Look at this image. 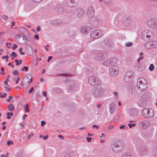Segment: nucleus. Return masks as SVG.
<instances>
[{"instance_id": "0e129e2a", "label": "nucleus", "mask_w": 157, "mask_h": 157, "mask_svg": "<svg viewBox=\"0 0 157 157\" xmlns=\"http://www.w3.org/2000/svg\"><path fill=\"white\" fill-rule=\"evenodd\" d=\"M143 59L140 57L137 60V63L139 64L140 62V60Z\"/></svg>"}, {"instance_id": "ddd939ff", "label": "nucleus", "mask_w": 157, "mask_h": 157, "mask_svg": "<svg viewBox=\"0 0 157 157\" xmlns=\"http://www.w3.org/2000/svg\"><path fill=\"white\" fill-rule=\"evenodd\" d=\"M149 25L153 29L157 28V19H151L148 21Z\"/></svg>"}, {"instance_id": "72a5a7b5", "label": "nucleus", "mask_w": 157, "mask_h": 157, "mask_svg": "<svg viewBox=\"0 0 157 157\" xmlns=\"http://www.w3.org/2000/svg\"><path fill=\"white\" fill-rule=\"evenodd\" d=\"M137 150L140 153H142L143 152L142 150V147L140 146H138L136 147Z\"/></svg>"}, {"instance_id": "f3484780", "label": "nucleus", "mask_w": 157, "mask_h": 157, "mask_svg": "<svg viewBox=\"0 0 157 157\" xmlns=\"http://www.w3.org/2000/svg\"><path fill=\"white\" fill-rule=\"evenodd\" d=\"M135 68L136 70L139 72L144 71L145 70V67L142 64L136 65L135 66Z\"/></svg>"}, {"instance_id": "c9c22d12", "label": "nucleus", "mask_w": 157, "mask_h": 157, "mask_svg": "<svg viewBox=\"0 0 157 157\" xmlns=\"http://www.w3.org/2000/svg\"><path fill=\"white\" fill-rule=\"evenodd\" d=\"M15 62L16 63V65L17 66L21 64L22 63L21 60H20L19 61L16 59L15 60Z\"/></svg>"}, {"instance_id": "b1692460", "label": "nucleus", "mask_w": 157, "mask_h": 157, "mask_svg": "<svg viewBox=\"0 0 157 157\" xmlns=\"http://www.w3.org/2000/svg\"><path fill=\"white\" fill-rule=\"evenodd\" d=\"M21 35L20 34H17L15 37V41L18 43L21 44V42L20 41V39L21 38Z\"/></svg>"}, {"instance_id": "680f3d73", "label": "nucleus", "mask_w": 157, "mask_h": 157, "mask_svg": "<svg viewBox=\"0 0 157 157\" xmlns=\"http://www.w3.org/2000/svg\"><path fill=\"white\" fill-rule=\"evenodd\" d=\"M40 137L43 138L44 140H46L48 138V136H44V137H42V136H40Z\"/></svg>"}, {"instance_id": "052dcab7", "label": "nucleus", "mask_w": 157, "mask_h": 157, "mask_svg": "<svg viewBox=\"0 0 157 157\" xmlns=\"http://www.w3.org/2000/svg\"><path fill=\"white\" fill-rule=\"evenodd\" d=\"M5 89L7 91H9L10 90V87L9 86H7L6 88Z\"/></svg>"}, {"instance_id": "412c9836", "label": "nucleus", "mask_w": 157, "mask_h": 157, "mask_svg": "<svg viewBox=\"0 0 157 157\" xmlns=\"http://www.w3.org/2000/svg\"><path fill=\"white\" fill-rule=\"evenodd\" d=\"M99 1L102 2L105 6H109L112 3L111 0H99Z\"/></svg>"}, {"instance_id": "37998d69", "label": "nucleus", "mask_w": 157, "mask_h": 157, "mask_svg": "<svg viewBox=\"0 0 157 157\" xmlns=\"http://www.w3.org/2000/svg\"><path fill=\"white\" fill-rule=\"evenodd\" d=\"M23 48H21L19 49V51L21 55H24V52H22Z\"/></svg>"}, {"instance_id": "c03bdc74", "label": "nucleus", "mask_w": 157, "mask_h": 157, "mask_svg": "<svg viewBox=\"0 0 157 157\" xmlns=\"http://www.w3.org/2000/svg\"><path fill=\"white\" fill-rule=\"evenodd\" d=\"M4 69L3 67H2L1 68V71H0V73L2 75H3L5 73V72L4 71Z\"/></svg>"}, {"instance_id": "8fccbe9b", "label": "nucleus", "mask_w": 157, "mask_h": 157, "mask_svg": "<svg viewBox=\"0 0 157 157\" xmlns=\"http://www.w3.org/2000/svg\"><path fill=\"white\" fill-rule=\"evenodd\" d=\"M6 95V93H4L3 94L0 95V97L2 98H5Z\"/></svg>"}, {"instance_id": "e433bc0d", "label": "nucleus", "mask_w": 157, "mask_h": 157, "mask_svg": "<svg viewBox=\"0 0 157 157\" xmlns=\"http://www.w3.org/2000/svg\"><path fill=\"white\" fill-rule=\"evenodd\" d=\"M13 115V113L12 112L8 113H7V118L8 119H10V116H12Z\"/></svg>"}, {"instance_id": "423d86ee", "label": "nucleus", "mask_w": 157, "mask_h": 157, "mask_svg": "<svg viewBox=\"0 0 157 157\" xmlns=\"http://www.w3.org/2000/svg\"><path fill=\"white\" fill-rule=\"evenodd\" d=\"M88 82L91 85L93 86H98L101 83L99 78L96 76H92L89 77L88 78Z\"/></svg>"}, {"instance_id": "864d4df0", "label": "nucleus", "mask_w": 157, "mask_h": 157, "mask_svg": "<svg viewBox=\"0 0 157 157\" xmlns=\"http://www.w3.org/2000/svg\"><path fill=\"white\" fill-rule=\"evenodd\" d=\"M32 1L35 3H39L42 0H32Z\"/></svg>"}, {"instance_id": "393cba45", "label": "nucleus", "mask_w": 157, "mask_h": 157, "mask_svg": "<svg viewBox=\"0 0 157 157\" xmlns=\"http://www.w3.org/2000/svg\"><path fill=\"white\" fill-rule=\"evenodd\" d=\"M54 10L56 12L60 13L62 11V8L59 5H57L55 8H54Z\"/></svg>"}, {"instance_id": "ea45409f", "label": "nucleus", "mask_w": 157, "mask_h": 157, "mask_svg": "<svg viewBox=\"0 0 157 157\" xmlns=\"http://www.w3.org/2000/svg\"><path fill=\"white\" fill-rule=\"evenodd\" d=\"M114 94H115V95L116 97V98L117 99H118V97H119V93H118V92H114Z\"/></svg>"}, {"instance_id": "6ab92c4d", "label": "nucleus", "mask_w": 157, "mask_h": 157, "mask_svg": "<svg viewBox=\"0 0 157 157\" xmlns=\"http://www.w3.org/2000/svg\"><path fill=\"white\" fill-rule=\"evenodd\" d=\"M75 13L78 17H82L84 13L83 10L81 8L77 9L75 11Z\"/></svg>"}, {"instance_id": "09e8293b", "label": "nucleus", "mask_w": 157, "mask_h": 157, "mask_svg": "<svg viewBox=\"0 0 157 157\" xmlns=\"http://www.w3.org/2000/svg\"><path fill=\"white\" fill-rule=\"evenodd\" d=\"M34 38L36 40H38L39 39V36L38 35H35L34 36Z\"/></svg>"}, {"instance_id": "cd10ccee", "label": "nucleus", "mask_w": 157, "mask_h": 157, "mask_svg": "<svg viewBox=\"0 0 157 157\" xmlns=\"http://www.w3.org/2000/svg\"><path fill=\"white\" fill-rule=\"evenodd\" d=\"M121 157H132L131 155L128 152L122 153Z\"/></svg>"}, {"instance_id": "69168bd1", "label": "nucleus", "mask_w": 157, "mask_h": 157, "mask_svg": "<svg viewBox=\"0 0 157 157\" xmlns=\"http://www.w3.org/2000/svg\"><path fill=\"white\" fill-rule=\"evenodd\" d=\"M43 94L45 97L47 96V93L46 91H43Z\"/></svg>"}, {"instance_id": "e2e57ef3", "label": "nucleus", "mask_w": 157, "mask_h": 157, "mask_svg": "<svg viewBox=\"0 0 157 157\" xmlns=\"http://www.w3.org/2000/svg\"><path fill=\"white\" fill-rule=\"evenodd\" d=\"M45 124V122L44 121H42L41 122V126H43Z\"/></svg>"}, {"instance_id": "338daca9", "label": "nucleus", "mask_w": 157, "mask_h": 157, "mask_svg": "<svg viewBox=\"0 0 157 157\" xmlns=\"http://www.w3.org/2000/svg\"><path fill=\"white\" fill-rule=\"evenodd\" d=\"M12 98V96H10L9 98L7 99V101L8 102H10L11 101L10 99Z\"/></svg>"}, {"instance_id": "a878e982", "label": "nucleus", "mask_w": 157, "mask_h": 157, "mask_svg": "<svg viewBox=\"0 0 157 157\" xmlns=\"http://www.w3.org/2000/svg\"><path fill=\"white\" fill-rule=\"evenodd\" d=\"M19 80L20 78L18 76L13 77L12 79L13 81L15 82L16 84H18Z\"/></svg>"}, {"instance_id": "f257e3e1", "label": "nucleus", "mask_w": 157, "mask_h": 157, "mask_svg": "<svg viewBox=\"0 0 157 157\" xmlns=\"http://www.w3.org/2000/svg\"><path fill=\"white\" fill-rule=\"evenodd\" d=\"M141 115L145 118H152L154 116L155 112L154 110L152 109L144 108L142 110Z\"/></svg>"}, {"instance_id": "aec40b11", "label": "nucleus", "mask_w": 157, "mask_h": 157, "mask_svg": "<svg viewBox=\"0 0 157 157\" xmlns=\"http://www.w3.org/2000/svg\"><path fill=\"white\" fill-rule=\"evenodd\" d=\"M95 59L97 61H100L103 59L102 54L101 53H98L95 55Z\"/></svg>"}, {"instance_id": "4be33fe9", "label": "nucleus", "mask_w": 157, "mask_h": 157, "mask_svg": "<svg viewBox=\"0 0 157 157\" xmlns=\"http://www.w3.org/2000/svg\"><path fill=\"white\" fill-rule=\"evenodd\" d=\"M79 0H69L70 2L72 4V6H76L78 4Z\"/></svg>"}, {"instance_id": "2f4dec72", "label": "nucleus", "mask_w": 157, "mask_h": 157, "mask_svg": "<svg viewBox=\"0 0 157 157\" xmlns=\"http://www.w3.org/2000/svg\"><path fill=\"white\" fill-rule=\"evenodd\" d=\"M29 105L26 104L24 107V108L25 109V111H26L28 113H29L30 112V110L28 108Z\"/></svg>"}, {"instance_id": "9b49d317", "label": "nucleus", "mask_w": 157, "mask_h": 157, "mask_svg": "<svg viewBox=\"0 0 157 157\" xmlns=\"http://www.w3.org/2000/svg\"><path fill=\"white\" fill-rule=\"evenodd\" d=\"M86 14L89 18H92L94 15V9L92 6H90L87 9Z\"/></svg>"}, {"instance_id": "473e14b6", "label": "nucleus", "mask_w": 157, "mask_h": 157, "mask_svg": "<svg viewBox=\"0 0 157 157\" xmlns=\"http://www.w3.org/2000/svg\"><path fill=\"white\" fill-rule=\"evenodd\" d=\"M145 47L147 48H152L151 47V45L150 44V42H147L145 44Z\"/></svg>"}, {"instance_id": "bb28decb", "label": "nucleus", "mask_w": 157, "mask_h": 157, "mask_svg": "<svg viewBox=\"0 0 157 157\" xmlns=\"http://www.w3.org/2000/svg\"><path fill=\"white\" fill-rule=\"evenodd\" d=\"M14 106L11 104H9L8 106V109L10 112L13 111L14 110Z\"/></svg>"}, {"instance_id": "7c9ffc66", "label": "nucleus", "mask_w": 157, "mask_h": 157, "mask_svg": "<svg viewBox=\"0 0 157 157\" xmlns=\"http://www.w3.org/2000/svg\"><path fill=\"white\" fill-rule=\"evenodd\" d=\"M155 66L153 64H150L148 67V69L150 71H152L155 69Z\"/></svg>"}, {"instance_id": "7ed1b4c3", "label": "nucleus", "mask_w": 157, "mask_h": 157, "mask_svg": "<svg viewBox=\"0 0 157 157\" xmlns=\"http://www.w3.org/2000/svg\"><path fill=\"white\" fill-rule=\"evenodd\" d=\"M105 92V89L103 88L95 87L92 89L91 94L93 96L98 97L103 95Z\"/></svg>"}, {"instance_id": "5701e85b", "label": "nucleus", "mask_w": 157, "mask_h": 157, "mask_svg": "<svg viewBox=\"0 0 157 157\" xmlns=\"http://www.w3.org/2000/svg\"><path fill=\"white\" fill-rule=\"evenodd\" d=\"M24 80L25 82L28 83L29 86L32 82V78L31 77H27L24 78Z\"/></svg>"}, {"instance_id": "2eb2a0df", "label": "nucleus", "mask_w": 157, "mask_h": 157, "mask_svg": "<svg viewBox=\"0 0 157 157\" xmlns=\"http://www.w3.org/2000/svg\"><path fill=\"white\" fill-rule=\"evenodd\" d=\"M81 32L84 34H87L91 30L90 28L87 26L85 25L82 27L81 28Z\"/></svg>"}, {"instance_id": "f03ea898", "label": "nucleus", "mask_w": 157, "mask_h": 157, "mask_svg": "<svg viewBox=\"0 0 157 157\" xmlns=\"http://www.w3.org/2000/svg\"><path fill=\"white\" fill-rule=\"evenodd\" d=\"M137 86L139 90L141 91L145 90L147 87L146 80L143 78H140L137 80Z\"/></svg>"}, {"instance_id": "6e6552de", "label": "nucleus", "mask_w": 157, "mask_h": 157, "mask_svg": "<svg viewBox=\"0 0 157 157\" xmlns=\"http://www.w3.org/2000/svg\"><path fill=\"white\" fill-rule=\"evenodd\" d=\"M102 35V32L100 30H94L91 33L90 36L92 39H95L100 37Z\"/></svg>"}, {"instance_id": "f8f14e48", "label": "nucleus", "mask_w": 157, "mask_h": 157, "mask_svg": "<svg viewBox=\"0 0 157 157\" xmlns=\"http://www.w3.org/2000/svg\"><path fill=\"white\" fill-rule=\"evenodd\" d=\"M134 76V73L133 71H127L124 76V80L126 82L128 81L129 80L132 79Z\"/></svg>"}, {"instance_id": "4d7b16f0", "label": "nucleus", "mask_w": 157, "mask_h": 157, "mask_svg": "<svg viewBox=\"0 0 157 157\" xmlns=\"http://www.w3.org/2000/svg\"><path fill=\"white\" fill-rule=\"evenodd\" d=\"M8 44H9V45H11V43H6V47H7L8 48H11V47L10 46H8Z\"/></svg>"}, {"instance_id": "6e6d98bb", "label": "nucleus", "mask_w": 157, "mask_h": 157, "mask_svg": "<svg viewBox=\"0 0 157 157\" xmlns=\"http://www.w3.org/2000/svg\"><path fill=\"white\" fill-rule=\"evenodd\" d=\"M34 88L33 87H32L31 89L29 91V93L30 94L33 90Z\"/></svg>"}, {"instance_id": "774afa93", "label": "nucleus", "mask_w": 157, "mask_h": 157, "mask_svg": "<svg viewBox=\"0 0 157 157\" xmlns=\"http://www.w3.org/2000/svg\"><path fill=\"white\" fill-rule=\"evenodd\" d=\"M143 53L142 52H141L140 53V58L143 59Z\"/></svg>"}, {"instance_id": "dca6fc26", "label": "nucleus", "mask_w": 157, "mask_h": 157, "mask_svg": "<svg viewBox=\"0 0 157 157\" xmlns=\"http://www.w3.org/2000/svg\"><path fill=\"white\" fill-rule=\"evenodd\" d=\"M138 105L140 107H144L146 105V101L145 98L143 97L140 98L138 102Z\"/></svg>"}, {"instance_id": "9d476101", "label": "nucleus", "mask_w": 157, "mask_h": 157, "mask_svg": "<svg viewBox=\"0 0 157 157\" xmlns=\"http://www.w3.org/2000/svg\"><path fill=\"white\" fill-rule=\"evenodd\" d=\"M150 124V122L148 120H145L141 121L139 123V126L142 129H145L148 127Z\"/></svg>"}, {"instance_id": "a211bd4d", "label": "nucleus", "mask_w": 157, "mask_h": 157, "mask_svg": "<svg viewBox=\"0 0 157 157\" xmlns=\"http://www.w3.org/2000/svg\"><path fill=\"white\" fill-rule=\"evenodd\" d=\"M109 107L110 113H113L116 107L115 103L113 102H111L109 105Z\"/></svg>"}, {"instance_id": "79ce46f5", "label": "nucleus", "mask_w": 157, "mask_h": 157, "mask_svg": "<svg viewBox=\"0 0 157 157\" xmlns=\"http://www.w3.org/2000/svg\"><path fill=\"white\" fill-rule=\"evenodd\" d=\"M132 44V42H127L126 43L125 46L127 47L131 46Z\"/></svg>"}, {"instance_id": "13d9d810", "label": "nucleus", "mask_w": 157, "mask_h": 157, "mask_svg": "<svg viewBox=\"0 0 157 157\" xmlns=\"http://www.w3.org/2000/svg\"><path fill=\"white\" fill-rule=\"evenodd\" d=\"M99 128L98 125H94L92 126V128Z\"/></svg>"}, {"instance_id": "1a4fd4ad", "label": "nucleus", "mask_w": 157, "mask_h": 157, "mask_svg": "<svg viewBox=\"0 0 157 157\" xmlns=\"http://www.w3.org/2000/svg\"><path fill=\"white\" fill-rule=\"evenodd\" d=\"M128 113L130 117H135L138 115V111L137 109L131 108L128 109Z\"/></svg>"}, {"instance_id": "0eeeda50", "label": "nucleus", "mask_w": 157, "mask_h": 157, "mask_svg": "<svg viewBox=\"0 0 157 157\" xmlns=\"http://www.w3.org/2000/svg\"><path fill=\"white\" fill-rule=\"evenodd\" d=\"M122 21L123 24L127 26L130 25L132 23V21L131 18V17L128 15H123L122 18Z\"/></svg>"}, {"instance_id": "4c0bfd02", "label": "nucleus", "mask_w": 157, "mask_h": 157, "mask_svg": "<svg viewBox=\"0 0 157 157\" xmlns=\"http://www.w3.org/2000/svg\"><path fill=\"white\" fill-rule=\"evenodd\" d=\"M43 47L45 49L46 51H48L49 50V45L47 44L46 46L43 45Z\"/></svg>"}, {"instance_id": "f704fd0d", "label": "nucleus", "mask_w": 157, "mask_h": 157, "mask_svg": "<svg viewBox=\"0 0 157 157\" xmlns=\"http://www.w3.org/2000/svg\"><path fill=\"white\" fill-rule=\"evenodd\" d=\"M22 39L24 41V42H25V41H31V40L32 39L31 38H30V40H29V39H27L26 37L24 35H23L22 36Z\"/></svg>"}, {"instance_id": "20e7f679", "label": "nucleus", "mask_w": 157, "mask_h": 157, "mask_svg": "<svg viewBox=\"0 0 157 157\" xmlns=\"http://www.w3.org/2000/svg\"><path fill=\"white\" fill-rule=\"evenodd\" d=\"M153 34L151 30L145 29L143 30L141 34V37L144 41H147L153 37Z\"/></svg>"}, {"instance_id": "5fc2aeb1", "label": "nucleus", "mask_w": 157, "mask_h": 157, "mask_svg": "<svg viewBox=\"0 0 157 157\" xmlns=\"http://www.w3.org/2000/svg\"><path fill=\"white\" fill-rule=\"evenodd\" d=\"M92 138L91 137H87L86 140L88 142H90Z\"/></svg>"}, {"instance_id": "c756f323", "label": "nucleus", "mask_w": 157, "mask_h": 157, "mask_svg": "<svg viewBox=\"0 0 157 157\" xmlns=\"http://www.w3.org/2000/svg\"><path fill=\"white\" fill-rule=\"evenodd\" d=\"M10 56L11 57V59H14V58H16L17 56V55L14 52H12L10 54Z\"/></svg>"}, {"instance_id": "603ef678", "label": "nucleus", "mask_w": 157, "mask_h": 157, "mask_svg": "<svg viewBox=\"0 0 157 157\" xmlns=\"http://www.w3.org/2000/svg\"><path fill=\"white\" fill-rule=\"evenodd\" d=\"M2 18L3 19L5 20H6L8 19V17L6 16L5 15H4L2 16Z\"/></svg>"}, {"instance_id": "3c124183", "label": "nucleus", "mask_w": 157, "mask_h": 157, "mask_svg": "<svg viewBox=\"0 0 157 157\" xmlns=\"http://www.w3.org/2000/svg\"><path fill=\"white\" fill-rule=\"evenodd\" d=\"M126 126L125 125H121L120 127V128L121 129H123L125 128Z\"/></svg>"}, {"instance_id": "de8ad7c7", "label": "nucleus", "mask_w": 157, "mask_h": 157, "mask_svg": "<svg viewBox=\"0 0 157 157\" xmlns=\"http://www.w3.org/2000/svg\"><path fill=\"white\" fill-rule=\"evenodd\" d=\"M17 47V44H13V47H12V48L13 50H14L15 49H16Z\"/></svg>"}, {"instance_id": "58836bf2", "label": "nucleus", "mask_w": 157, "mask_h": 157, "mask_svg": "<svg viewBox=\"0 0 157 157\" xmlns=\"http://www.w3.org/2000/svg\"><path fill=\"white\" fill-rule=\"evenodd\" d=\"M28 70V67L27 66L24 67H23L21 68V70L22 71H27Z\"/></svg>"}, {"instance_id": "a18cd8bd", "label": "nucleus", "mask_w": 157, "mask_h": 157, "mask_svg": "<svg viewBox=\"0 0 157 157\" xmlns=\"http://www.w3.org/2000/svg\"><path fill=\"white\" fill-rule=\"evenodd\" d=\"M13 74L14 75H17L19 74V72L17 70H15L13 71Z\"/></svg>"}, {"instance_id": "c85d7f7f", "label": "nucleus", "mask_w": 157, "mask_h": 157, "mask_svg": "<svg viewBox=\"0 0 157 157\" xmlns=\"http://www.w3.org/2000/svg\"><path fill=\"white\" fill-rule=\"evenodd\" d=\"M150 43L151 45V47L152 48L155 47L157 46V41H150Z\"/></svg>"}, {"instance_id": "4468645a", "label": "nucleus", "mask_w": 157, "mask_h": 157, "mask_svg": "<svg viewBox=\"0 0 157 157\" xmlns=\"http://www.w3.org/2000/svg\"><path fill=\"white\" fill-rule=\"evenodd\" d=\"M115 60L113 59H111L104 61L103 63V64L106 66H110L113 65L115 63Z\"/></svg>"}, {"instance_id": "a19ab883", "label": "nucleus", "mask_w": 157, "mask_h": 157, "mask_svg": "<svg viewBox=\"0 0 157 157\" xmlns=\"http://www.w3.org/2000/svg\"><path fill=\"white\" fill-rule=\"evenodd\" d=\"M128 125L130 128H131L132 127H135L136 126V124L129 123L128 124Z\"/></svg>"}, {"instance_id": "bf43d9fd", "label": "nucleus", "mask_w": 157, "mask_h": 157, "mask_svg": "<svg viewBox=\"0 0 157 157\" xmlns=\"http://www.w3.org/2000/svg\"><path fill=\"white\" fill-rule=\"evenodd\" d=\"M34 135L33 134H29V135L28 136V137H27V139H30V138L32 137V136H33Z\"/></svg>"}, {"instance_id": "39448f33", "label": "nucleus", "mask_w": 157, "mask_h": 157, "mask_svg": "<svg viewBox=\"0 0 157 157\" xmlns=\"http://www.w3.org/2000/svg\"><path fill=\"white\" fill-rule=\"evenodd\" d=\"M109 71V74L112 76H115L118 75L119 72V69L115 63L113 65L110 67Z\"/></svg>"}, {"instance_id": "49530a36", "label": "nucleus", "mask_w": 157, "mask_h": 157, "mask_svg": "<svg viewBox=\"0 0 157 157\" xmlns=\"http://www.w3.org/2000/svg\"><path fill=\"white\" fill-rule=\"evenodd\" d=\"M7 144L8 145H9L10 144H13V143L12 141L8 140L7 141Z\"/></svg>"}]
</instances>
